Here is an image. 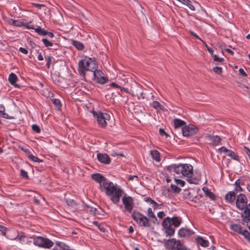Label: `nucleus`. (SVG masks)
Listing matches in <instances>:
<instances>
[{
  "mask_svg": "<svg viewBox=\"0 0 250 250\" xmlns=\"http://www.w3.org/2000/svg\"><path fill=\"white\" fill-rule=\"evenodd\" d=\"M35 31L39 35L43 36L46 35V31L44 29H42L40 26H38V27L36 28V29H35Z\"/></svg>",
  "mask_w": 250,
  "mask_h": 250,
  "instance_id": "nucleus-28",
  "label": "nucleus"
},
{
  "mask_svg": "<svg viewBox=\"0 0 250 250\" xmlns=\"http://www.w3.org/2000/svg\"><path fill=\"white\" fill-rule=\"evenodd\" d=\"M8 80H9V82H10V83L11 84L14 85L15 87L19 86L16 83L18 80V77L15 74H14L13 73H11L9 75Z\"/></svg>",
  "mask_w": 250,
  "mask_h": 250,
  "instance_id": "nucleus-17",
  "label": "nucleus"
},
{
  "mask_svg": "<svg viewBox=\"0 0 250 250\" xmlns=\"http://www.w3.org/2000/svg\"><path fill=\"white\" fill-rule=\"evenodd\" d=\"M94 80L97 83L104 84L106 82V79L103 76V73L100 70L95 69L94 71Z\"/></svg>",
  "mask_w": 250,
  "mask_h": 250,
  "instance_id": "nucleus-11",
  "label": "nucleus"
},
{
  "mask_svg": "<svg viewBox=\"0 0 250 250\" xmlns=\"http://www.w3.org/2000/svg\"><path fill=\"white\" fill-rule=\"evenodd\" d=\"M185 5L188 6L190 10H191L192 11L195 10L194 6L191 4V1L189 0H188V1L187 3H185Z\"/></svg>",
  "mask_w": 250,
  "mask_h": 250,
  "instance_id": "nucleus-47",
  "label": "nucleus"
},
{
  "mask_svg": "<svg viewBox=\"0 0 250 250\" xmlns=\"http://www.w3.org/2000/svg\"><path fill=\"white\" fill-rule=\"evenodd\" d=\"M9 23L11 25H15L16 26H26L25 23H23L22 21H16L12 19H10L9 20Z\"/></svg>",
  "mask_w": 250,
  "mask_h": 250,
  "instance_id": "nucleus-22",
  "label": "nucleus"
},
{
  "mask_svg": "<svg viewBox=\"0 0 250 250\" xmlns=\"http://www.w3.org/2000/svg\"><path fill=\"white\" fill-rule=\"evenodd\" d=\"M0 230L1 231L3 235H5L6 228L3 226L0 225Z\"/></svg>",
  "mask_w": 250,
  "mask_h": 250,
  "instance_id": "nucleus-52",
  "label": "nucleus"
},
{
  "mask_svg": "<svg viewBox=\"0 0 250 250\" xmlns=\"http://www.w3.org/2000/svg\"><path fill=\"white\" fill-rule=\"evenodd\" d=\"M189 33L191 35L194 36L196 38H197V39L200 40V41H201L202 42H204V41L197 35H196L195 33H194L193 31H190Z\"/></svg>",
  "mask_w": 250,
  "mask_h": 250,
  "instance_id": "nucleus-55",
  "label": "nucleus"
},
{
  "mask_svg": "<svg viewBox=\"0 0 250 250\" xmlns=\"http://www.w3.org/2000/svg\"><path fill=\"white\" fill-rule=\"evenodd\" d=\"M144 200L146 202L149 203L151 204H153L155 208L158 206V204L150 197H146L145 198Z\"/></svg>",
  "mask_w": 250,
  "mask_h": 250,
  "instance_id": "nucleus-29",
  "label": "nucleus"
},
{
  "mask_svg": "<svg viewBox=\"0 0 250 250\" xmlns=\"http://www.w3.org/2000/svg\"><path fill=\"white\" fill-rule=\"evenodd\" d=\"M147 215L149 217L152 218L154 219L155 220H157V218H156L154 214L152 212V209L150 208H148Z\"/></svg>",
  "mask_w": 250,
  "mask_h": 250,
  "instance_id": "nucleus-39",
  "label": "nucleus"
},
{
  "mask_svg": "<svg viewBox=\"0 0 250 250\" xmlns=\"http://www.w3.org/2000/svg\"><path fill=\"white\" fill-rule=\"evenodd\" d=\"M92 113L96 118L98 125L101 127H105L107 124V122L110 119V115L106 113L97 112L94 111H92Z\"/></svg>",
  "mask_w": 250,
  "mask_h": 250,
  "instance_id": "nucleus-6",
  "label": "nucleus"
},
{
  "mask_svg": "<svg viewBox=\"0 0 250 250\" xmlns=\"http://www.w3.org/2000/svg\"><path fill=\"white\" fill-rule=\"evenodd\" d=\"M220 150H221V151L222 152H225L226 154V153H228V151H229V150L227 149L226 147H225L224 146L223 147H222L221 148H220Z\"/></svg>",
  "mask_w": 250,
  "mask_h": 250,
  "instance_id": "nucleus-63",
  "label": "nucleus"
},
{
  "mask_svg": "<svg viewBox=\"0 0 250 250\" xmlns=\"http://www.w3.org/2000/svg\"><path fill=\"white\" fill-rule=\"evenodd\" d=\"M212 57L213 59V61L214 62H222L224 61V59L222 58H219L216 55H212Z\"/></svg>",
  "mask_w": 250,
  "mask_h": 250,
  "instance_id": "nucleus-37",
  "label": "nucleus"
},
{
  "mask_svg": "<svg viewBox=\"0 0 250 250\" xmlns=\"http://www.w3.org/2000/svg\"><path fill=\"white\" fill-rule=\"evenodd\" d=\"M78 66L80 74L84 76L86 71H94L97 69L98 65L95 61L91 58H85L79 62Z\"/></svg>",
  "mask_w": 250,
  "mask_h": 250,
  "instance_id": "nucleus-4",
  "label": "nucleus"
},
{
  "mask_svg": "<svg viewBox=\"0 0 250 250\" xmlns=\"http://www.w3.org/2000/svg\"><path fill=\"white\" fill-rule=\"evenodd\" d=\"M240 234H242L244 235V236L247 238L248 241L250 242V232L247 230H242V233H240Z\"/></svg>",
  "mask_w": 250,
  "mask_h": 250,
  "instance_id": "nucleus-35",
  "label": "nucleus"
},
{
  "mask_svg": "<svg viewBox=\"0 0 250 250\" xmlns=\"http://www.w3.org/2000/svg\"><path fill=\"white\" fill-rule=\"evenodd\" d=\"M25 236L23 235H18L16 239H18L20 241H22L23 239V238H25Z\"/></svg>",
  "mask_w": 250,
  "mask_h": 250,
  "instance_id": "nucleus-64",
  "label": "nucleus"
},
{
  "mask_svg": "<svg viewBox=\"0 0 250 250\" xmlns=\"http://www.w3.org/2000/svg\"><path fill=\"white\" fill-rule=\"evenodd\" d=\"M122 201L126 210L130 212L133 208V200L132 197L129 196L124 197Z\"/></svg>",
  "mask_w": 250,
  "mask_h": 250,
  "instance_id": "nucleus-12",
  "label": "nucleus"
},
{
  "mask_svg": "<svg viewBox=\"0 0 250 250\" xmlns=\"http://www.w3.org/2000/svg\"><path fill=\"white\" fill-rule=\"evenodd\" d=\"M171 188L176 193H179L181 191V189L176 185H171Z\"/></svg>",
  "mask_w": 250,
  "mask_h": 250,
  "instance_id": "nucleus-45",
  "label": "nucleus"
},
{
  "mask_svg": "<svg viewBox=\"0 0 250 250\" xmlns=\"http://www.w3.org/2000/svg\"><path fill=\"white\" fill-rule=\"evenodd\" d=\"M1 116L5 119H14L13 117L9 116L7 114L5 113L4 111L1 114Z\"/></svg>",
  "mask_w": 250,
  "mask_h": 250,
  "instance_id": "nucleus-50",
  "label": "nucleus"
},
{
  "mask_svg": "<svg viewBox=\"0 0 250 250\" xmlns=\"http://www.w3.org/2000/svg\"><path fill=\"white\" fill-rule=\"evenodd\" d=\"M98 160L103 163L108 164L110 162V158L109 156L105 153H100L97 155Z\"/></svg>",
  "mask_w": 250,
  "mask_h": 250,
  "instance_id": "nucleus-14",
  "label": "nucleus"
},
{
  "mask_svg": "<svg viewBox=\"0 0 250 250\" xmlns=\"http://www.w3.org/2000/svg\"><path fill=\"white\" fill-rule=\"evenodd\" d=\"M173 123L175 129L182 128V129L186 125V123L184 121L179 119H175L173 120Z\"/></svg>",
  "mask_w": 250,
  "mask_h": 250,
  "instance_id": "nucleus-16",
  "label": "nucleus"
},
{
  "mask_svg": "<svg viewBox=\"0 0 250 250\" xmlns=\"http://www.w3.org/2000/svg\"><path fill=\"white\" fill-rule=\"evenodd\" d=\"M166 229V233L169 236H171L174 234V230L170 227L169 228H167Z\"/></svg>",
  "mask_w": 250,
  "mask_h": 250,
  "instance_id": "nucleus-40",
  "label": "nucleus"
},
{
  "mask_svg": "<svg viewBox=\"0 0 250 250\" xmlns=\"http://www.w3.org/2000/svg\"><path fill=\"white\" fill-rule=\"evenodd\" d=\"M19 50L24 54H27L28 53V51L23 47H20Z\"/></svg>",
  "mask_w": 250,
  "mask_h": 250,
  "instance_id": "nucleus-59",
  "label": "nucleus"
},
{
  "mask_svg": "<svg viewBox=\"0 0 250 250\" xmlns=\"http://www.w3.org/2000/svg\"><path fill=\"white\" fill-rule=\"evenodd\" d=\"M150 154L153 160L157 162L160 161V155L158 151L156 150H151L150 151Z\"/></svg>",
  "mask_w": 250,
  "mask_h": 250,
  "instance_id": "nucleus-21",
  "label": "nucleus"
},
{
  "mask_svg": "<svg viewBox=\"0 0 250 250\" xmlns=\"http://www.w3.org/2000/svg\"><path fill=\"white\" fill-rule=\"evenodd\" d=\"M40 199H42L43 200H44V198L42 196V195H39L38 197L35 196L34 197V201L36 204H40Z\"/></svg>",
  "mask_w": 250,
  "mask_h": 250,
  "instance_id": "nucleus-43",
  "label": "nucleus"
},
{
  "mask_svg": "<svg viewBox=\"0 0 250 250\" xmlns=\"http://www.w3.org/2000/svg\"><path fill=\"white\" fill-rule=\"evenodd\" d=\"M29 158L33 161L34 162H38V163H41V162H42V160H41V159H40L39 158H38V157H36L35 156H34L32 154H30L29 155Z\"/></svg>",
  "mask_w": 250,
  "mask_h": 250,
  "instance_id": "nucleus-36",
  "label": "nucleus"
},
{
  "mask_svg": "<svg viewBox=\"0 0 250 250\" xmlns=\"http://www.w3.org/2000/svg\"><path fill=\"white\" fill-rule=\"evenodd\" d=\"M97 210L96 211L95 214H93V215L95 216H98V215H100L101 212H102V209L98 206L96 208Z\"/></svg>",
  "mask_w": 250,
  "mask_h": 250,
  "instance_id": "nucleus-49",
  "label": "nucleus"
},
{
  "mask_svg": "<svg viewBox=\"0 0 250 250\" xmlns=\"http://www.w3.org/2000/svg\"><path fill=\"white\" fill-rule=\"evenodd\" d=\"M198 131V128L195 125H190L185 126L182 130L183 135L184 136H190L194 135Z\"/></svg>",
  "mask_w": 250,
  "mask_h": 250,
  "instance_id": "nucleus-9",
  "label": "nucleus"
},
{
  "mask_svg": "<svg viewBox=\"0 0 250 250\" xmlns=\"http://www.w3.org/2000/svg\"><path fill=\"white\" fill-rule=\"evenodd\" d=\"M226 201L229 203H233L236 200V194L234 191H229L225 195Z\"/></svg>",
  "mask_w": 250,
  "mask_h": 250,
  "instance_id": "nucleus-15",
  "label": "nucleus"
},
{
  "mask_svg": "<svg viewBox=\"0 0 250 250\" xmlns=\"http://www.w3.org/2000/svg\"><path fill=\"white\" fill-rule=\"evenodd\" d=\"M226 155L227 156L231 157V158H232L234 160H239L238 156L237 155H236L235 154V153L231 150H229V151H228V153H226Z\"/></svg>",
  "mask_w": 250,
  "mask_h": 250,
  "instance_id": "nucleus-26",
  "label": "nucleus"
},
{
  "mask_svg": "<svg viewBox=\"0 0 250 250\" xmlns=\"http://www.w3.org/2000/svg\"><path fill=\"white\" fill-rule=\"evenodd\" d=\"M171 224L173 225L175 227H178L181 224V219L178 217H174L172 218Z\"/></svg>",
  "mask_w": 250,
  "mask_h": 250,
  "instance_id": "nucleus-23",
  "label": "nucleus"
},
{
  "mask_svg": "<svg viewBox=\"0 0 250 250\" xmlns=\"http://www.w3.org/2000/svg\"><path fill=\"white\" fill-rule=\"evenodd\" d=\"M91 223L93 225H95L100 230H101V231H102V232L105 231V229L103 224H100L97 221H93L92 222H91Z\"/></svg>",
  "mask_w": 250,
  "mask_h": 250,
  "instance_id": "nucleus-25",
  "label": "nucleus"
},
{
  "mask_svg": "<svg viewBox=\"0 0 250 250\" xmlns=\"http://www.w3.org/2000/svg\"><path fill=\"white\" fill-rule=\"evenodd\" d=\"M179 235L181 237H186L187 236L190 235L191 231L188 229H181L178 232Z\"/></svg>",
  "mask_w": 250,
  "mask_h": 250,
  "instance_id": "nucleus-19",
  "label": "nucleus"
},
{
  "mask_svg": "<svg viewBox=\"0 0 250 250\" xmlns=\"http://www.w3.org/2000/svg\"><path fill=\"white\" fill-rule=\"evenodd\" d=\"M239 72L240 74L244 77L247 76V74L242 68H240L239 70Z\"/></svg>",
  "mask_w": 250,
  "mask_h": 250,
  "instance_id": "nucleus-56",
  "label": "nucleus"
},
{
  "mask_svg": "<svg viewBox=\"0 0 250 250\" xmlns=\"http://www.w3.org/2000/svg\"><path fill=\"white\" fill-rule=\"evenodd\" d=\"M230 229L233 231L240 234L242 233V228L240 225L237 224H233L230 225Z\"/></svg>",
  "mask_w": 250,
  "mask_h": 250,
  "instance_id": "nucleus-18",
  "label": "nucleus"
},
{
  "mask_svg": "<svg viewBox=\"0 0 250 250\" xmlns=\"http://www.w3.org/2000/svg\"><path fill=\"white\" fill-rule=\"evenodd\" d=\"M42 41L46 47L52 46H53V43L49 41L46 39H42Z\"/></svg>",
  "mask_w": 250,
  "mask_h": 250,
  "instance_id": "nucleus-38",
  "label": "nucleus"
},
{
  "mask_svg": "<svg viewBox=\"0 0 250 250\" xmlns=\"http://www.w3.org/2000/svg\"><path fill=\"white\" fill-rule=\"evenodd\" d=\"M133 219L141 227H148L150 224L148 219L144 215L138 212H133L132 214Z\"/></svg>",
  "mask_w": 250,
  "mask_h": 250,
  "instance_id": "nucleus-8",
  "label": "nucleus"
},
{
  "mask_svg": "<svg viewBox=\"0 0 250 250\" xmlns=\"http://www.w3.org/2000/svg\"><path fill=\"white\" fill-rule=\"evenodd\" d=\"M213 70L215 73L218 74H221L222 73V68L220 67H214L213 68Z\"/></svg>",
  "mask_w": 250,
  "mask_h": 250,
  "instance_id": "nucleus-41",
  "label": "nucleus"
},
{
  "mask_svg": "<svg viewBox=\"0 0 250 250\" xmlns=\"http://www.w3.org/2000/svg\"><path fill=\"white\" fill-rule=\"evenodd\" d=\"M206 139L209 142L210 144H211L213 145H218L221 140L220 137L217 135L212 136L211 135H208L206 136Z\"/></svg>",
  "mask_w": 250,
  "mask_h": 250,
  "instance_id": "nucleus-13",
  "label": "nucleus"
},
{
  "mask_svg": "<svg viewBox=\"0 0 250 250\" xmlns=\"http://www.w3.org/2000/svg\"><path fill=\"white\" fill-rule=\"evenodd\" d=\"M203 189L205 191V192L206 193V194L207 196L209 197L212 199H214V197H215L214 195L213 194V193H212L211 192L209 191L208 188H203Z\"/></svg>",
  "mask_w": 250,
  "mask_h": 250,
  "instance_id": "nucleus-34",
  "label": "nucleus"
},
{
  "mask_svg": "<svg viewBox=\"0 0 250 250\" xmlns=\"http://www.w3.org/2000/svg\"><path fill=\"white\" fill-rule=\"evenodd\" d=\"M5 111V107L2 104H0V115Z\"/></svg>",
  "mask_w": 250,
  "mask_h": 250,
  "instance_id": "nucleus-62",
  "label": "nucleus"
},
{
  "mask_svg": "<svg viewBox=\"0 0 250 250\" xmlns=\"http://www.w3.org/2000/svg\"><path fill=\"white\" fill-rule=\"evenodd\" d=\"M73 44L78 49L82 50L83 48V43L78 41H73Z\"/></svg>",
  "mask_w": 250,
  "mask_h": 250,
  "instance_id": "nucleus-31",
  "label": "nucleus"
},
{
  "mask_svg": "<svg viewBox=\"0 0 250 250\" xmlns=\"http://www.w3.org/2000/svg\"><path fill=\"white\" fill-rule=\"evenodd\" d=\"M85 210L87 212L91 214H95L96 211L97 210L96 208L93 207L87 206L85 208Z\"/></svg>",
  "mask_w": 250,
  "mask_h": 250,
  "instance_id": "nucleus-30",
  "label": "nucleus"
},
{
  "mask_svg": "<svg viewBox=\"0 0 250 250\" xmlns=\"http://www.w3.org/2000/svg\"><path fill=\"white\" fill-rule=\"evenodd\" d=\"M56 244L60 248L59 250H64V249H66L67 250L69 249L68 246L65 245L64 243L61 242H56Z\"/></svg>",
  "mask_w": 250,
  "mask_h": 250,
  "instance_id": "nucleus-27",
  "label": "nucleus"
},
{
  "mask_svg": "<svg viewBox=\"0 0 250 250\" xmlns=\"http://www.w3.org/2000/svg\"><path fill=\"white\" fill-rule=\"evenodd\" d=\"M46 61H47L46 65H47L48 68H49L50 66V64L51 63V62H52L51 57L50 56H48L46 58Z\"/></svg>",
  "mask_w": 250,
  "mask_h": 250,
  "instance_id": "nucleus-48",
  "label": "nucleus"
},
{
  "mask_svg": "<svg viewBox=\"0 0 250 250\" xmlns=\"http://www.w3.org/2000/svg\"><path fill=\"white\" fill-rule=\"evenodd\" d=\"M163 225L164 227L166 229L169 228L171 225V220L169 217H167L164 219L163 222Z\"/></svg>",
  "mask_w": 250,
  "mask_h": 250,
  "instance_id": "nucleus-24",
  "label": "nucleus"
},
{
  "mask_svg": "<svg viewBox=\"0 0 250 250\" xmlns=\"http://www.w3.org/2000/svg\"><path fill=\"white\" fill-rule=\"evenodd\" d=\"M159 133L161 135H165L166 137H167L168 136V135L162 128H160Z\"/></svg>",
  "mask_w": 250,
  "mask_h": 250,
  "instance_id": "nucleus-54",
  "label": "nucleus"
},
{
  "mask_svg": "<svg viewBox=\"0 0 250 250\" xmlns=\"http://www.w3.org/2000/svg\"><path fill=\"white\" fill-rule=\"evenodd\" d=\"M241 181L238 179L235 182L236 187L235 191L236 192L242 191L243 190L242 188L240 187Z\"/></svg>",
  "mask_w": 250,
  "mask_h": 250,
  "instance_id": "nucleus-33",
  "label": "nucleus"
},
{
  "mask_svg": "<svg viewBox=\"0 0 250 250\" xmlns=\"http://www.w3.org/2000/svg\"><path fill=\"white\" fill-rule=\"evenodd\" d=\"M204 43H205V45H206V47H207V49H208V52H209V53L211 55V56H212V55H214V54H213V50L212 48H211L209 47L208 46V45H207V44L205 42H204Z\"/></svg>",
  "mask_w": 250,
  "mask_h": 250,
  "instance_id": "nucleus-53",
  "label": "nucleus"
},
{
  "mask_svg": "<svg viewBox=\"0 0 250 250\" xmlns=\"http://www.w3.org/2000/svg\"><path fill=\"white\" fill-rule=\"evenodd\" d=\"M167 170L173 171L177 175H181L187 178L188 181L190 184H197L198 180L195 178H192L193 167L188 164H173L167 167Z\"/></svg>",
  "mask_w": 250,
  "mask_h": 250,
  "instance_id": "nucleus-1",
  "label": "nucleus"
},
{
  "mask_svg": "<svg viewBox=\"0 0 250 250\" xmlns=\"http://www.w3.org/2000/svg\"><path fill=\"white\" fill-rule=\"evenodd\" d=\"M152 106L157 110L162 109L163 106L157 101H154L152 104Z\"/></svg>",
  "mask_w": 250,
  "mask_h": 250,
  "instance_id": "nucleus-32",
  "label": "nucleus"
},
{
  "mask_svg": "<svg viewBox=\"0 0 250 250\" xmlns=\"http://www.w3.org/2000/svg\"><path fill=\"white\" fill-rule=\"evenodd\" d=\"M53 103L58 108L60 109L61 108V104L59 100L54 99L53 101Z\"/></svg>",
  "mask_w": 250,
  "mask_h": 250,
  "instance_id": "nucleus-42",
  "label": "nucleus"
},
{
  "mask_svg": "<svg viewBox=\"0 0 250 250\" xmlns=\"http://www.w3.org/2000/svg\"><path fill=\"white\" fill-rule=\"evenodd\" d=\"M167 250H189L184 246L180 241L172 238L168 240L165 244Z\"/></svg>",
  "mask_w": 250,
  "mask_h": 250,
  "instance_id": "nucleus-7",
  "label": "nucleus"
},
{
  "mask_svg": "<svg viewBox=\"0 0 250 250\" xmlns=\"http://www.w3.org/2000/svg\"><path fill=\"white\" fill-rule=\"evenodd\" d=\"M92 178L94 180L99 183L100 188L101 190L104 188V185L105 183H108L110 182L99 173L93 174Z\"/></svg>",
  "mask_w": 250,
  "mask_h": 250,
  "instance_id": "nucleus-10",
  "label": "nucleus"
},
{
  "mask_svg": "<svg viewBox=\"0 0 250 250\" xmlns=\"http://www.w3.org/2000/svg\"><path fill=\"white\" fill-rule=\"evenodd\" d=\"M197 242L201 246L204 247H208V246L209 242L208 240H205L201 237H198L196 238Z\"/></svg>",
  "mask_w": 250,
  "mask_h": 250,
  "instance_id": "nucleus-20",
  "label": "nucleus"
},
{
  "mask_svg": "<svg viewBox=\"0 0 250 250\" xmlns=\"http://www.w3.org/2000/svg\"><path fill=\"white\" fill-rule=\"evenodd\" d=\"M32 128L33 130L37 133H40L41 131V129L40 127L36 125H33L32 126Z\"/></svg>",
  "mask_w": 250,
  "mask_h": 250,
  "instance_id": "nucleus-44",
  "label": "nucleus"
},
{
  "mask_svg": "<svg viewBox=\"0 0 250 250\" xmlns=\"http://www.w3.org/2000/svg\"><path fill=\"white\" fill-rule=\"evenodd\" d=\"M236 205L237 208L240 210L244 211L242 213V217L244 221L248 223L250 221V203L247 205V198L244 194H240L237 196Z\"/></svg>",
  "mask_w": 250,
  "mask_h": 250,
  "instance_id": "nucleus-3",
  "label": "nucleus"
},
{
  "mask_svg": "<svg viewBox=\"0 0 250 250\" xmlns=\"http://www.w3.org/2000/svg\"><path fill=\"white\" fill-rule=\"evenodd\" d=\"M134 178H136L137 180H138V176L136 175H129L128 178V180L132 181Z\"/></svg>",
  "mask_w": 250,
  "mask_h": 250,
  "instance_id": "nucleus-61",
  "label": "nucleus"
},
{
  "mask_svg": "<svg viewBox=\"0 0 250 250\" xmlns=\"http://www.w3.org/2000/svg\"><path fill=\"white\" fill-rule=\"evenodd\" d=\"M244 149L246 150V152L250 160V149L246 146H244Z\"/></svg>",
  "mask_w": 250,
  "mask_h": 250,
  "instance_id": "nucleus-60",
  "label": "nucleus"
},
{
  "mask_svg": "<svg viewBox=\"0 0 250 250\" xmlns=\"http://www.w3.org/2000/svg\"><path fill=\"white\" fill-rule=\"evenodd\" d=\"M104 186V188L102 191L105 192L106 195L110 196L111 200L114 203L117 204L120 201V197L124 193L123 190L111 182L105 183Z\"/></svg>",
  "mask_w": 250,
  "mask_h": 250,
  "instance_id": "nucleus-2",
  "label": "nucleus"
},
{
  "mask_svg": "<svg viewBox=\"0 0 250 250\" xmlns=\"http://www.w3.org/2000/svg\"><path fill=\"white\" fill-rule=\"evenodd\" d=\"M33 243L35 245L44 249H50L54 245V243L47 238L42 236L33 237Z\"/></svg>",
  "mask_w": 250,
  "mask_h": 250,
  "instance_id": "nucleus-5",
  "label": "nucleus"
},
{
  "mask_svg": "<svg viewBox=\"0 0 250 250\" xmlns=\"http://www.w3.org/2000/svg\"><path fill=\"white\" fill-rule=\"evenodd\" d=\"M165 216V214L163 211H160L158 213V217L160 219H162Z\"/></svg>",
  "mask_w": 250,
  "mask_h": 250,
  "instance_id": "nucleus-58",
  "label": "nucleus"
},
{
  "mask_svg": "<svg viewBox=\"0 0 250 250\" xmlns=\"http://www.w3.org/2000/svg\"><path fill=\"white\" fill-rule=\"evenodd\" d=\"M20 148H21V149L24 151L25 153H26L28 156L31 154H30V151H29V150L27 148H23V147H21Z\"/></svg>",
  "mask_w": 250,
  "mask_h": 250,
  "instance_id": "nucleus-57",
  "label": "nucleus"
},
{
  "mask_svg": "<svg viewBox=\"0 0 250 250\" xmlns=\"http://www.w3.org/2000/svg\"><path fill=\"white\" fill-rule=\"evenodd\" d=\"M21 175L23 178H27L28 177L27 173L25 170H24L23 169H21Z\"/></svg>",
  "mask_w": 250,
  "mask_h": 250,
  "instance_id": "nucleus-51",
  "label": "nucleus"
},
{
  "mask_svg": "<svg viewBox=\"0 0 250 250\" xmlns=\"http://www.w3.org/2000/svg\"><path fill=\"white\" fill-rule=\"evenodd\" d=\"M174 180L177 184L180 185L182 187H183L185 185V182L182 180L177 179L175 178Z\"/></svg>",
  "mask_w": 250,
  "mask_h": 250,
  "instance_id": "nucleus-46",
  "label": "nucleus"
}]
</instances>
